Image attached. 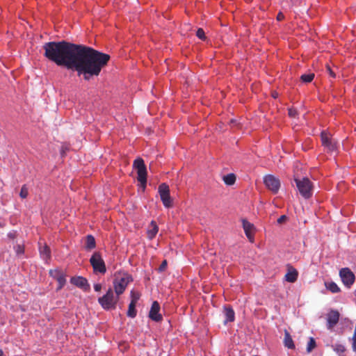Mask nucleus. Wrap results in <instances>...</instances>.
I'll list each match as a JSON object with an SVG mask.
<instances>
[{
	"mask_svg": "<svg viewBox=\"0 0 356 356\" xmlns=\"http://www.w3.org/2000/svg\"><path fill=\"white\" fill-rule=\"evenodd\" d=\"M44 56L58 66L77 72L79 76L89 81L97 76L110 60L108 54L92 47L66 41L49 42L43 45Z\"/></svg>",
	"mask_w": 356,
	"mask_h": 356,
	"instance_id": "1",
	"label": "nucleus"
},
{
	"mask_svg": "<svg viewBox=\"0 0 356 356\" xmlns=\"http://www.w3.org/2000/svg\"><path fill=\"white\" fill-rule=\"evenodd\" d=\"M132 281L131 275L126 273L118 272L115 275L113 286L115 293L120 296L124 293L127 285Z\"/></svg>",
	"mask_w": 356,
	"mask_h": 356,
	"instance_id": "2",
	"label": "nucleus"
},
{
	"mask_svg": "<svg viewBox=\"0 0 356 356\" xmlns=\"http://www.w3.org/2000/svg\"><path fill=\"white\" fill-rule=\"evenodd\" d=\"M118 300L119 296H118L117 294L116 296H114L112 289H109L104 296L99 298L98 299V302L100 305L106 310L115 309Z\"/></svg>",
	"mask_w": 356,
	"mask_h": 356,
	"instance_id": "3",
	"label": "nucleus"
},
{
	"mask_svg": "<svg viewBox=\"0 0 356 356\" xmlns=\"http://www.w3.org/2000/svg\"><path fill=\"white\" fill-rule=\"evenodd\" d=\"M297 188L301 195L305 199H308L312 195L313 186L312 181L308 178L302 179H295Z\"/></svg>",
	"mask_w": 356,
	"mask_h": 356,
	"instance_id": "4",
	"label": "nucleus"
},
{
	"mask_svg": "<svg viewBox=\"0 0 356 356\" xmlns=\"http://www.w3.org/2000/svg\"><path fill=\"white\" fill-rule=\"evenodd\" d=\"M134 168L137 170V179L143 187H145L147 183V169L143 159L138 158L134 161Z\"/></svg>",
	"mask_w": 356,
	"mask_h": 356,
	"instance_id": "5",
	"label": "nucleus"
},
{
	"mask_svg": "<svg viewBox=\"0 0 356 356\" xmlns=\"http://www.w3.org/2000/svg\"><path fill=\"white\" fill-rule=\"evenodd\" d=\"M90 262L95 273L104 274L106 271L105 263L99 252H95L90 259Z\"/></svg>",
	"mask_w": 356,
	"mask_h": 356,
	"instance_id": "6",
	"label": "nucleus"
},
{
	"mask_svg": "<svg viewBox=\"0 0 356 356\" xmlns=\"http://www.w3.org/2000/svg\"><path fill=\"white\" fill-rule=\"evenodd\" d=\"M159 193L163 205L166 208L172 207V200L170 195L169 186L166 184H161L159 186Z\"/></svg>",
	"mask_w": 356,
	"mask_h": 356,
	"instance_id": "7",
	"label": "nucleus"
},
{
	"mask_svg": "<svg viewBox=\"0 0 356 356\" xmlns=\"http://www.w3.org/2000/svg\"><path fill=\"white\" fill-rule=\"evenodd\" d=\"M49 275L58 282L56 291L62 289L66 283V273L60 268H55L49 270Z\"/></svg>",
	"mask_w": 356,
	"mask_h": 356,
	"instance_id": "8",
	"label": "nucleus"
},
{
	"mask_svg": "<svg viewBox=\"0 0 356 356\" xmlns=\"http://www.w3.org/2000/svg\"><path fill=\"white\" fill-rule=\"evenodd\" d=\"M264 181L268 189L274 193H276L280 187V180L273 175H269L266 176Z\"/></svg>",
	"mask_w": 356,
	"mask_h": 356,
	"instance_id": "9",
	"label": "nucleus"
},
{
	"mask_svg": "<svg viewBox=\"0 0 356 356\" xmlns=\"http://www.w3.org/2000/svg\"><path fill=\"white\" fill-rule=\"evenodd\" d=\"M340 276L343 283L348 287H350L351 285H353L355 282V275L352 271L350 270V269L347 268H342L340 270Z\"/></svg>",
	"mask_w": 356,
	"mask_h": 356,
	"instance_id": "10",
	"label": "nucleus"
},
{
	"mask_svg": "<svg viewBox=\"0 0 356 356\" xmlns=\"http://www.w3.org/2000/svg\"><path fill=\"white\" fill-rule=\"evenodd\" d=\"M340 314L337 310H330L326 315L327 327L328 330H332L338 323Z\"/></svg>",
	"mask_w": 356,
	"mask_h": 356,
	"instance_id": "11",
	"label": "nucleus"
},
{
	"mask_svg": "<svg viewBox=\"0 0 356 356\" xmlns=\"http://www.w3.org/2000/svg\"><path fill=\"white\" fill-rule=\"evenodd\" d=\"M70 282L72 284L81 289L84 291H89L90 286L88 284V280L81 276H74L70 278Z\"/></svg>",
	"mask_w": 356,
	"mask_h": 356,
	"instance_id": "12",
	"label": "nucleus"
},
{
	"mask_svg": "<svg viewBox=\"0 0 356 356\" xmlns=\"http://www.w3.org/2000/svg\"><path fill=\"white\" fill-rule=\"evenodd\" d=\"M160 305L157 301L153 302L149 313V317L154 321L160 322L163 319L162 315L159 313Z\"/></svg>",
	"mask_w": 356,
	"mask_h": 356,
	"instance_id": "13",
	"label": "nucleus"
},
{
	"mask_svg": "<svg viewBox=\"0 0 356 356\" xmlns=\"http://www.w3.org/2000/svg\"><path fill=\"white\" fill-rule=\"evenodd\" d=\"M242 222L243 227L246 236L251 243H253L254 240V227L253 224L250 223L245 219H243Z\"/></svg>",
	"mask_w": 356,
	"mask_h": 356,
	"instance_id": "14",
	"label": "nucleus"
},
{
	"mask_svg": "<svg viewBox=\"0 0 356 356\" xmlns=\"http://www.w3.org/2000/svg\"><path fill=\"white\" fill-rule=\"evenodd\" d=\"M322 145L327 147L330 151H333L336 149V143L332 141L330 135L325 131H323L321 135Z\"/></svg>",
	"mask_w": 356,
	"mask_h": 356,
	"instance_id": "15",
	"label": "nucleus"
},
{
	"mask_svg": "<svg viewBox=\"0 0 356 356\" xmlns=\"http://www.w3.org/2000/svg\"><path fill=\"white\" fill-rule=\"evenodd\" d=\"M286 268H287V273L285 275L286 281L291 282V283L295 282L297 280L298 276V270L290 264H288L286 266Z\"/></svg>",
	"mask_w": 356,
	"mask_h": 356,
	"instance_id": "16",
	"label": "nucleus"
},
{
	"mask_svg": "<svg viewBox=\"0 0 356 356\" xmlns=\"http://www.w3.org/2000/svg\"><path fill=\"white\" fill-rule=\"evenodd\" d=\"M223 313L225 316V323L234 321L235 312L230 305H225L223 307Z\"/></svg>",
	"mask_w": 356,
	"mask_h": 356,
	"instance_id": "17",
	"label": "nucleus"
},
{
	"mask_svg": "<svg viewBox=\"0 0 356 356\" xmlns=\"http://www.w3.org/2000/svg\"><path fill=\"white\" fill-rule=\"evenodd\" d=\"M159 232V227L154 220H152L148 229L147 231V238L150 240L153 239Z\"/></svg>",
	"mask_w": 356,
	"mask_h": 356,
	"instance_id": "18",
	"label": "nucleus"
},
{
	"mask_svg": "<svg viewBox=\"0 0 356 356\" xmlns=\"http://www.w3.org/2000/svg\"><path fill=\"white\" fill-rule=\"evenodd\" d=\"M40 253L44 259L48 260L51 257V250L49 246L44 244L40 247Z\"/></svg>",
	"mask_w": 356,
	"mask_h": 356,
	"instance_id": "19",
	"label": "nucleus"
},
{
	"mask_svg": "<svg viewBox=\"0 0 356 356\" xmlns=\"http://www.w3.org/2000/svg\"><path fill=\"white\" fill-rule=\"evenodd\" d=\"M284 346L290 349H293L295 348V345L288 331H285L284 333Z\"/></svg>",
	"mask_w": 356,
	"mask_h": 356,
	"instance_id": "20",
	"label": "nucleus"
},
{
	"mask_svg": "<svg viewBox=\"0 0 356 356\" xmlns=\"http://www.w3.org/2000/svg\"><path fill=\"white\" fill-rule=\"evenodd\" d=\"M96 246V242L94 236L92 235H88L86 240V248L88 250H92Z\"/></svg>",
	"mask_w": 356,
	"mask_h": 356,
	"instance_id": "21",
	"label": "nucleus"
},
{
	"mask_svg": "<svg viewBox=\"0 0 356 356\" xmlns=\"http://www.w3.org/2000/svg\"><path fill=\"white\" fill-rule=\"evenodd\" d=\"M223 181L227 185H233L236 181V176L233 173L228 174L223 177Z\"/></svg>",
	"mask_w": 356,
	"mask_h": 356,
	"instance_id": "22",
	"label": "nucleus"
},
{
	"mask_svg": "<svg viewBox=\"0 0 356 356\" xmlns=\"http://www.w3.org/2000/svg\"><path fill=\"white\" fill-rule=\"evenodd\" d=\"M325 286L327 289L330 291L332 293H338L340 291L339 286L333 282H325Z\"/></svg>",
	"mask_w": 356,
	"mask_h": 356,
	"instance_id": "23",
	"label": "nucleus"
},
{
	"mask_svg": "<svg viewBox=\"0 0 356 356\" xmlns=\"http://www.w3.org/2000/svg\"><path fill=\"white\" fill-rule=\"evenodd\" d=\"M136 304L130 302L127 311V316L131 318H134L136 316L137 311L136 309Z\"/></svg>",
	"mask_w": 356,
	"mask_h": 356,
	"instance_id": "24",
	"label": "nucleus"
},
{
	"mask_svg": "<svg viewBox=\"0 0 356 356\" xmlns=\"http://www.w3.org/2000/svg\"><path fill=\"white\" fill-rule=\"evenodd\" d=\"M314 78V73L305 74L300 76V79L302 80V82H305V83L312 82L313 81Z\"/></svg>",
	"mask_w": 356,
	"mask_h": 356,
	"instance_id": "25",
	"label": "nucleus"
},
{
	"mask_svg": "<svg viewBox=\"0 0 356 356\" xmlns=\"http://www.w3.org/2000/svg\"><path fill=\"white\" fill-rule=\"evenodd\" d=\"M316 341L313 337H310L307 346V350L308 353H310L316 348Z\"/></svg>",
	"mask_w": 356,
	"mask_h": 356,
	"instance_id": "26",
	"label": "nucleus"
},
{
	"mask_svg": "<svg viewBox=\"0 0 356 356\" xmlns=\"http://www.w3.org/2000/svg\"><path fill=\"white\" fill-rule=\"evenodd\" d=\"M140 293L138 291H131V302H134L137 304L138 300L140 299Z\"/></svg>",
	"mask_w": 356,
	"mask_h": 356,
	"instance_id": "27",
	"label": "nucleus"
},
{
	"mask_svg": "<svg viewBox=\"0 0 356 356\" xmlns=\"http://www.w3.org/2000/svg\"><path fill=\"white\" fill-rule=\"evenodd\" d=\"M332 347L334 351L339 355L343 353L346 351V348L342 344L336 343L333 345Z\"/></svg>",
	"mask_w": 356,
	"mask_h": 356,
	"instance_id": "28",
	"label": "nucleus"
},
{
	"mask_svg": "<svg viewBox=\"0 0 356 356\" xmlns=\"http://www.w3.org/2000/svg\"><path fill=\"white\" fill-rule=\"evenodd\" d=\"M28 195H29V191H28V188H27L26 186V185L22 186L21 191H20V193H19L20 197L24 199V198L27 197Z\"/></svg>",
	"mask_w": 356,
	"mask_h": 356,
	"instance_id": "29",
	"label": "nucleus"
},
{
	"mask_svg": "<svg viewBox=\"0 0 356 356\" xmlns=\"http://www.w3.org/2000/svg\"><path fill=\"white\" fill-rule=\"evenodd\" d=\"M196 35L201 40H205L206 37H205V33H204V31L202 29L200 28L197 29V33H196Z\"/></svg>",
	"mask_w": 356,
	"mask_h": 356,
	"instance_id": "30",
	"label": "nucleus"
},
{
	"mask_svg": "<svg viewBox=\"0 0 356 356\" xmlns=\"http://www.w3.org/2000/svg\"><path fill=\"white\" fill-rule=\"evenodd\" d=\"M15 250L17 254H22L24 252V245H18L15 248Z\"/></svg>",
	"mask_w": 356,
	"mask_h": 356,
	"instance_id": "31",
	"label": "nucleus"
},
{
	"mask_svg": "<svg viewBox=\"0 0 356 356\" xmlns=\"http://www.w3.org/2000/svg\"><path fill=\"white\" fill-rule=\"evenodd\" d=\"M167 265H168L167 261L166 260L163 261L161 264L160 265V266L159 268V270L160 272L165 271L166 268H167Z\"/></svg>",
	"mask_w": 356,
	"mask_h": 356,
	"instance_id": "32",
	"label": "nucleus"
},
{
	"mask_svg": "<svg viewBox=\"0 0 356 356\" xmlns=\"http://www.w3.org/2000/svg\"><path fill=\"white\" fill-rule=\"evenodd\" d=\"M289 115L291 118H295L297 115V111L296 109L289 108Z\"/></svg>",
	"mask_w": 356,
	"mask_h": 356,
	"instance_id": "33",
	"label": "nucleus"
},
{
	"mask_svg": "<svg viewBox=\"0 0 356 356\" xmlns=\"http://www.w3.org/2000/svg\"><path fill=\"white\" fill-rule=\"evenodd\" d=\"M326 68H327V71L328 72L330 76H332V78H334L335 77V74L334 72L332 70V69L330 68V67L329 65H327L326 66Z\"/></svg>",
	"mask_w": 356,
	"mask_h": 356,
	"instance_id": "34",
	"label": "nucleus"
},
{
	"mask_svg": "<svg viewBox=\"0 0 356 356\" xmlns=\"http://www.w3.org/2000/svg\"><path fill=\"white\" fill-rule=\"evenodd\" d=\"M286 219V216L283 215V216H281L278 219H277V222L281 224L283 222H284Z\"/></svg>",
	"mask_w": 356,
	"mask_h": 356,
	"instance_id": "35",
	"label": "nucleus"
},
{
	"mask_svg": "<svg viewBox=\"0 0 356 356\" xmlns=\"http://www.w3.org/2000/svg\"><path fill=\"white\" fill-rule=\"evenodd\" d=\"M94 289L95 291H97V292L100 291L102 289V284H95L94 285Z\"/></svg>",
	"mask_w": 356,
	"mask_h": 356,
	"instance_id": "36",
	"label": "nucleus"
},
{
	"mask_svg": "<svg viewBox=\"0 0 356 356\" xmlns=\"http://www.w3.org/2000/svg\"><path fill=\"white\" fill-rule=\"evenodd\" d=\"M277 20H279V21L282 20V19H284V15H283V14H282V13H278V15H277Z\"/></svg>",
	"mask_w": 356,
	"mask_h": 356,
	"instance_id": "37",
	"label": "nucleus"
},
{
	"mask_svg": "<svg viewBox=\"0 0 356 356\" xmlns=\"http://www.w3.org/2000/svg\"><path fill=\"white\" fill-rule=\"evenodd\" d=\"M3 355V351L1 350H0V356H2Z\"/></svg>",
	"mask_w": 356,
	"mask_h": 356,
	"instance_id": "38",
	"label": "nucleus"
}]
</instances>
